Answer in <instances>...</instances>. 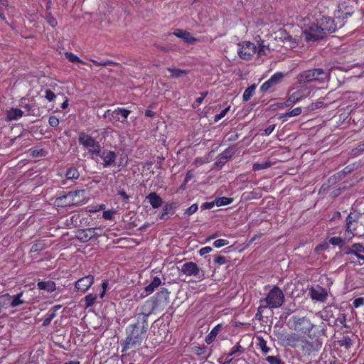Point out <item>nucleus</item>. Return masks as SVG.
<instances>
[{
	"label": "nucleus",
	"mask_w": 364,
	"mask_h": 364,
	"mask_svg": "<svg viewBox=\"0 0 364 364\" xmlns=\"http://www.w3.org/2000/svg\"><path fill=\"white\" fill-rule=\"evenodd\" d=\"M284 301V294L282 289L277 286H274L269 291L267 296L261 300V302H265L266 305H260L258 311H262V309H277L280 307Z\"/></svg>",
	"instance_id": "2"
},
{
	"label": "nucleus",
	"mask_w": 364,
	"mask_h": 364,
	"mask_svg": "<svg viewBox=\"0 0 364 364\" xmlns=\"http://www.w3.org/2000/svg\"><path fill=\"white\" fill-rule=\"evenodd\" d=\"M360 214L358 213H350L346 220L345 238L348 241L350 240L355 235L358 227V220Z\"/></svg>",
	"instance_id": "8"
},
{
	"label": "nucleus",
	"mask_w": 364,
	"mask_h": 364,
	"mask_svg": "<svg viewBox=\"0 0 364 364\" xmlns=\"http://www.w3.org/2000/svg\"><path fill=\"white\" fill-rule=\"evenodd\" d=\"M301 24L302 33L307 42L315 41L322 39L324 36L319 26L313 22H310L309 19H304Z\"/></svg>",
	"instance_id": "4"
},
{
	"label": "nucleus",
	"mask_w": 364,
	"mask_h": 364,
	"mask_svg": "<svg viewBox=\"0 0 364 364\" xmlns=\"http://www.w3.org/2000/svg\"><path fill=\"white\" fill-rule=\"evenodd\" d=\"M56 316L55 311H50L46 314V317L43 321V326H48L50 323L51 321Z\"/></svg>",
	"instance_id": "41"
},
{
	"label": "nucleus",
	"mask_w": 364,
	"mask_h": 364,
	"mask_svg": "<svg viewBox=\"0 0 364 364\" xmlns=\"http://www.w3.org/2000/svg\"><path fill=\"white\" fill-rule=\"evenodd\" d=\"M283 77L284 74L282 73H277L274 74L268 80L262 85L260 90L262 91H267L271 87L278 84L283 79Z\"/></svg>",
	"instance_id": "20"
},
{
	"label": "nucleus",
	"mask_w": 364,
	"mask_h": 364,
	"mask_svg": "<svg viewBox=\"0 0 364 364\" xmlns=\"http://www.w3.org/2000/svg\"><path fill=\"white\" fill-rule=\"evenodd\" d=\"M229 244L228 240L225 239H218L213 242V246L217 248L222 247Z\"/></svg>",
	"instance_id": "44"
},
{
	"label": "nucleus",
	"mask_w": 364,
	"mask_h": 364,
	"mask_svg": "<svg viewBox=\"0 0 364 364\" xmlns=\"http://www.w3.org/2000/svg\"><path fill=\"white\" fill-rule=\"evenodd\" d=\"M91 61L93 64H95V65H98V66H106V65H109V63H110L109 61L98 62L95 60H91Z\"/></svg>",
	"instance_id": "55"
},
{
	"label": "nucleus",
	"mask_w": 364,
	"mask_h": 364,
	"mask_svg": "<svg viewBox=\"0 0 364 364\" xmlns=\"http://www.w3.org/2000/svg\"><path fill=\"white\" fill-rule=\"evenodd\" d=\"M78 140L80 144L83 147L87 149L88 152L92 154H99L100 152V145L94 138L90 135L80 133L78 137Z\"/></svg>",
	"instance_id": "9"
},
{
	"label": "nucleus",
	"mask_w": 364,
	"mask_h": 364,
	"mask_svg": "<svg viewBox=\"0 0 364 364\" xmlns=\"http://www.w3.org/2000/svg\"><path fill=\"white\" fill-rule=\"evenodd\" d=\"M244 352V348L239 344L233 346L230 352L228 354L227 358L231 357L237 353H242Z\"/></svg>",
	"instance_id": "38"
},
{
	"label": "nucleus",
	"mask_w": 364,
	"mask_h": 364,
	"mask_svg": "<svg viewBox=\"0 0 364 364\" xmlns=\"http://www.w3.org/2000/svg\"><path fill=\"white\" fill-rule=\"evenodd\" d=\"M93 282L94 277L92 275H87L76 281L75 287L77 291L84 293L89 289Z\"/></svg>",
	"instance_id": "16"
},
{
	"label": "nucleus",
	"mask_w": 364,
	"mask_h": 364,
	"mask_svg": "<svg viewBox=\"0 0 364 364\" xmlns=\"http://www.w3.org/2000/svg\"><path fill=\"white\" fill-rule=\"evenodd\" d=\"M346 238L341 237H333L329 239V243L332 245L342 247L346 244Z\"/></svg>",
	"instance_id": "35"
},
{
	"label": "nucleus",
	"mask_w": 364,
	"mask_h": 364,
	"mask_svg": "<svg viewBox=\"0 0 364 364\" xmlns=\"http://www.w3.org/2000/svg\"><path fill=\"white\" fill-rule=\"evenodd\" d=\"M161 283V281L160 278L155 277L151 281V282L144 288L146 294H141V297H146L149 294H151L155 290V289L160 286Z\"/></svg>",
	"instance_id": "24"
},
{
	"label": "nucleus",
	"mask_w": 364,
	"mask_h": 364,
	"mask_svg": "<svg viewBox=\"0 0 364 364\" xmlns=\"http://www.w3.org/2000/svg\"><path fill=\"white\" fill-rule=\"evenodd\" d=\"M61 306L60 305H55L53 307V309L51 310H50V311H55V314H56V311L58 310H59L60 309Z\"/></svg>",
	"instance_id": "62"
},
{
	"label": "nucleus",
	"mask_w": 364,
	"mask_h": 364,
	"mask_svg": "<svg viewBox=\"0 0 364 364\" xmlns=\"http://www.w3.org/2000/svg\"><path fill=\"white\" fill-rule=\"evenodd\" d=\"M229 109H230V107H227V108L223 109L219 114H216L215 116V122H218V121L220 120L222 118H223L228 113Z\"/></svg>",
	"instance_id": "51"
},
{
	"label": "nucleus",
	"mask_w": 364,
	"mask_h": 364,
	"mask_svg": "<svg viewBox=\"0 0 364 364\" xmlns=\"http://www.w3.org/2000/svg\"><path fill=\"white\" fill-rule=\"evenodd\" d=\"M119 195L123 197L124 199H127L129 196L127 195V193L124 191H120Z\"/></svg>",
	"instance_id": "64"
},
{
	"label": "nucleus",
	"mask_w": 364,
	"mask_h": 364,
	"mask_svg": "<svg viewBox=\"0 0 364 364\" xmlns=\"http://www.w3.org/2000/svg\"><path fill=\"white\" fill-rule=\"evenodd\" d=\"M353 305L355 308H358L364 305V297H358L353 300Z\"/></svg>",
	"instance_id": "50"
},
{
	"label": "nucleus",
	"mask_w": 364,
	"mask_h": 364,
	"mask_svg": "<svg viewBox=\"0 0 364 364\" xmlns=\"http://www.w3.org/2000/svg\"><path fill=\"white\" fill-rule=\"evenodd\" d=\"M207 94H208V93H207L206 92H201V94H200V95H201V96H200V97H198V98L196 99V102H197L198 103L200 104V103L203 102V99L206 97Z\"/></svg>",
	"instance_id": "57"
},
{
	"label": "nucleus",
	"mask_w": 364,
	"mask_h": 364,
	"mask_svg": "<svg viewBox=\"0 0 364 364\" xmlns=\"http://www.w3.org/2000/svg\"><path fill=\"white\" fill-rule=\"evenodd\" d=\"M255 88H256L255 85H251V86L248 87L244 91V93H243V95H242V98H243L244 101L247 102V101H248L251 98V97L255 93Z\"/></svg>",
	"instance_id": "34"
},
{
	"label": "nucleus",
	"mask_w": 364,
	"mask_h": 364,
	"mask_svg": "<svg viewBox=\"0 0 364 364\" xmlns=\"http://www.w3.org/2000/svg\"><path fill=\"white\" fill-rule=\"evenodd\" d=\"M212 251V247H204L203 248H201L200 250H199V254L200 255L203 256V255H205L209 252H210Z\"/></svg>",
	"instance_id": "53"
},
{
	"label": "nucleus",
	"mask_w": 364,
	"mask_h": 364,
	"mask_svg": "<svg viewBox=\"0 0 364 364\" xmlns=\"http://www.w3.org/2000/svg\"><path fill=\"white\" fill-rule=\"evenodd\" d=\"M98 229L99 228H87L80 230L77 232V237L82 242H87L97 235L96 230Z\"/></svg>",
	"instance_id": "19"
},
{
	"label": "nucleus",
	"mask_w": 364,
	"mask_h": 364,
	"mask_svg": "<svg viewBox=\"0 0 364 364\" xmlns=\"http://www.w3.org/2000/svg\"><path fill=\"white\" fill-rule=\"evenodd\" d=\"M311 90L308 87H303L301 89L293 92L288 97V99L285 102V106L289 107L291 106L303 99L309 96Z\"/></svg>",
	"instance_id": "12"
},
{
	"label": "nucleus",
	"mask_w": 364,
	"mask_h": 364,
	"mask_svg": "<svg viewBox=\"0 0 364 364\" xmlns=\"http://www.w3.org/2000/svg\"><path fill=\"white\" fill-rule=\"evenodd\" d=\"M56 95L49 89L45 90V98L49 102H52L55 100Z\"/></svg>",
	"instance_id": "45"
},
{
	"label": "nucleus",
	"mask_w": 364,
	"mask_h": 364,
	"mask_svg": "<svg viewBox=\"0 0 364 364\" xmlns=\"http://www.w3.org/2000/svg\"><path fill=\"white\" fill-rule=\"evenodd\" d=\"M49 23L51 26L54 27L56 26L57 21L55 18H52L51 19L49 20Z\"/></svg>",
	"instance_id": "61"
},
{
	"label": "nucleus",
	"mask_w": 364,
	"mask_h": 364,
	"mask_svg": "<svg viewBox=\"0 0 364 364\" xmlns=\"http://www.w3.org/2000/svg\"><path fill=\"white\" fill-rule=\"evenodd\" d=\"M179 271L186 276H193L199 279L202 280L204 278V273L200 269V267L193 262H188L178 267Z\"/></svg>",
	"instance_id": "11"
},
{
	"label": "nucleus",
	"mask_w": 364,
	"mask_h": 364,
	"mask_svg": "<svg viewBox=\"0 0 364 364\" xmlns=\"http://www.w3.org/2000/svg\"><path fill=\"white\" fill-rule=\"evenodd\" d=\"M48 124L50 127H56L59 125V119L55 116H50L48 119Z\"/></svg>",
	"instance_id": "48"
},
{
	"label": "nucleus",
	"mask_w": 364,
	"mask_h": 364,
	"mask_svg": "<svg viewBox=\"0 0 364 364\" xmlns=\"http://www.w3.org/2000/svg\"><path fill=\"white\" fill-rule=\"evenodd\" d=\"M175 205L173 203L166 204L163 208L162 213L159 215L161 220H166L169 218L168 215L173 213Z\"/></svg>",
	"instance_id": "29"
},
{
	"label": "nucleus",
	"mask_w": 364,
	"mask_h": 364,
	"mask_svg": "<svg viewBox=\"0 0 364 364\" xmlns=\"http://www.w3.org/2000/svg\"><path fill=\"white\" fill-rule=\"evenodd\" d=\"M127 331V336L122 343V353L140 346L145 338L147 327L145 325L141 326L139 323H135L129 326Z\"/></svg>",
	"instance_id": "1"
},
{
	"label": "nucleus",
	"mask_w": 364,
	"mask_h": 364,
	"mask_svg": "<svg viewBox=\"0 0 364 364\" xmlns=\"http://www.w3.org/2000/svg\"><path fill=\"white\" fill-rule=\"evenodd\" d=\"M130 112H131L129 109H124V108L118 107L117 109H116L114 111H112L111 115H112L113 119L119 121L120 119L118 117V115L120 114L123 117V119H124L121 120V122H124V121L129 117Z\"/></svg>",
	"instance_id": "25"
},
{
	"label": "nucleus",
	"mask_w": 364,
	"mask_h": 364,
	"mask_svg": "<svg viewBox=\"0 0 364 364\" xmlns=\"http://www.w3.org/2000/svg\"><path fill=\"white\" fill-rule=\"evenodd\" d=\"M23 295V291H21L20 293L16 295H11L9 294H4L5 298L6 299L9 308H16L21 305L26 304V301L22 299Z\"/></svg>",
	"instance_id": "17"
},
{
	"label": "nucleus",
	"mask_w": 364,
	"mask_h": 364,
	"mask_svg": "<svg viewBox=\"0 0 364 364\" xmlns=\"http://www.w3.org/2000/svg\"><path fill=\"white\" fill-rule=\"evenodd\" d=\"M274 129L275 124H271L264 129V133L262 134L265 136H269L270 134L273 132Z\"/></svg>",
	"instance_id": "52"
},
{
	"label": "nucleus",
	"mask_w": 364,
	"mask_h": 364,
	"mask_svg": "<svg viewBox=\"0 0 364 364\" xmlns=\"http://www.w3.org/2000/svg\"><path fill=\"white\" fill-rule=\"evenodd\" d=\"M309 296L313 300L324 302L327 299L328 292L324 288L316 285L310 289Z\"/></svg>",
	"instance_id": "13"
},
{
	"label": "nucleus",
	"mask_w": 364,
	"mask_h": 364,
	"mask_svg": "<svg viewBox=\"0 0 364 364\" xmlns=\"http://www.w3.org/2000/svg\"><path fill=\"white\" fill-rule=\"evenodd\" d=\"M168 70L170 72L171 75L174 77H181L187 74L186 70L178 69L176 68H168Z\"/></svg>",
	"instance_id": "31"
},
{
	"label": "nucleus",
	"mask_w": 364,
	"mask_h": 364,
	"mask_svg": "<svg viewBox=\"0 0 364 364\" xmlns=\"http://www.w3.org/2000/svg\"><path fill=\"white\" fill-rule=\"evenodd\" d=\"M280 340L284 346H288L293 348H302L309 346V342L307 341L303 336L296 333H290L282 335Z\"/></svg>",
	"instance_id": "7"
},
{
	"label": "nucleus",
	"mask_w": 364,
	"mask_h": 364,
	"mask_svg": "<svg viewBox=\"0 0 364 364\" xmlns=\"http://www.w3.org/2000/svg\"><path fill=\"white\" fill-rule=\"evenodd\" d=\"M68 100H66L65 102H63L62 103L61 108H63V109H65V108H67V107H68Z\"/></svg>",
	"instance_id": "63"
},
{
	"label": "nucleus",
	"mask_w": 364,
	"mask_h": 364,
	"mask_svg": "<svg viewBox=\"0 0 364 364\" xmlns=\"http://www.w3.org/2000/svg\"><path fill=\"white\" fill-rule=\"evenodd\" d=\"M238 46L239 49L237 50V54L239 57L246 60L251 59L256 53H257V56L259 57L264 52L263 47H261L257 50V46L250 41H245L242 43H239Z\"/></svg>",
	"instance_id": "5"
},
{
	"label": "nucleus",
	"mask_w": 364,
	"mask_h": 364,
	"mask_svg": "<svg viewBox=\"0 0 364 364\" xmlns=\"http://www.w3.org/2000/svg\"><path fill=\"white\" fill-rule=\"evenodd\" d=\"M270 166L271 163L269 161H265L264 163H255L253 164V170L259 171L262 169L269 168Z\"/></svg>",
	"instance_id": "39"
},
{
	"label": "nucleus",
	"mask_w": 364,
	"mask_h": 364,
	"mask_svg": "<svg viewBox=\"0 0 364 364\" xmlns=\"http://www.w3.org/2000/svg\"><path fill=\"white\" fill-rule=\"evenodd\" d=\"M65 57L71 63H82V61L75 54H74V53H73L71 52H66L65 53Z\"/></svg>",
	"instance_id": "40"
},
{
	"label": "nucleus",
	"mask_w": 364,
	"mask_h": 364,
	"mask_svg": "<svg viewBox=\"0 0 364 364\" xmlns=\"http://www.w3.org/2000/svg\"><path fill=\"white\" fill-rule=\"evenodd\" d=\"M295 324L296 330L304 333H309L315 326V325L306 317L298 318L295 321Z\"/></svg>",
	"instance_id": "14"
},
{
	"label": "nucleus",
	"mask_w": 364,
	"mask_h": 364,
	"mask_svg": "<svg viewBox=\"0 0 364 364\" xmlns=\"http://www.w3.org/2000/svg\"><path fill=\"white\" fill-rule=\"evenodd\" d=\"M301 113V107H296L291 110L290 112H286L284 114L282 117V118H288L291 117L299 116Z\"/></svg>",
	"instance_id": "36"
},
{
	"label": "nucleus",
	"mask_w": 364,
	"mask_h": 364,
	"mask_svg": "<svg viewBox=\"0 0 364 364\" xmlns=\"http://www.w3.org/2000/svg\"><path fill=\"white\" fill-rule=\"evenodd\" d=\"M96 155L100 156L103 160L104 167L110 166L115 161L117 158L115 152L110 150H104L103 151H100V154Z\"/></svg>",
	"instance_id": "18"
},
{
	"label": "nucleus",
	"mask_w": 364,
	"mask_h": 364,
	"mask_svg": "<svg viewBox=\"0 0 364 364\" xmlns=\"http://www.w3.org/2000/svg\"><path fill=\"white\" fill-rule=\"evenodd\" d=\"M318 26L323 32V36H325L326 33L335 32L337 29L334 20L330 17H323L321 19Z\"/></svg>",
	"instance_id": "15"
},
{
	"label": "nucleus",
	"mask_w": 364,
	"mask_h": 364,
	"mask_svg": "<svg viewBox=\"0 0 364 364\" xmlns=\"http://www.w3.org/2000/svg\"><path fill=\"white\" fill-rule=\"evenodd\" d=\"M23 115V112L18 108H11L6 112V119L8 121L18 120Z\"/></svg>",
	"instance_id": "23"
},
{
	"label": "nucleus",
	"mask_w": 364,
	"mask_h": 364,
	"mask_svg": "<svg viewBox=\"0 0 364 364\" xmlns=\"http://www.w3.org/2000/svg\"><path fill=\"white\" fill-rule=\"evenodd\" d=\"M85 199V190L70 191L67 194L60 196L56 198L58 205L71 206L82 203Z\"/></svg>",
	"instance_id": "3"
},
{
	"label": "nucleus",
	"mask_w": 364,
	"mask_h": 364,
	"mask_svg": "<svg viewBox=\"0 0 364 364\" xmlns=\"http://www.w3.org/2000/svg\"><path fill=\"white\" fill-rule=\"evenodd\" d=\"M114 213V210H107L103 212L102 217L105 220H112Z\"/></svg>",
	"instance_id": "46"
},
{
	"label": "nucleus",
	"mask_w": 364,
	"mask_h": 364,
	"mask_svg": "<svg viewBox=\"0 0 364 364\" xmlns=\"http://www.w3.org/2000/svg\"><path fill=\"white\" fill-rule=\"evenodd\" d=\"M96 299H97V296L95 295H93L92 294H87L85 297V307L88 308V307L93 306V304L95 302Z\"/></svg>",
	"instance_id": "37"
},
{
	"label": "nucleus",
	"mask_w": 364,
	"mask_h": 364,
	"mask_svg": "<svg viewBox=\"0 0 364 364\" xmlns=\"http://www.w3.org/2000/svg\"><path fill=\"white\" fill-rule=\"evenodd\" d=\"M37 286L40 289L46 290L48 292H53L55 290V284L53 281L39 282Z\"/></svg>",
	"instance_id": "28"
},
{
	"label": "nucleus",
	"mask_w": 364,
	"mask_h": 364,
	"mask_svg": "<svg viewBox=\"0 0 364 364\" xmlns=\"http://www.w3.org/2000/svg\"><path fill=\"white\" fill-rule=\"evenodd\" d=\"M9 308L4 294L0 296V314Z\"/></svg>",
	"instance_id": "42"
},
{
	"label": "nucleus",
	"mask_w": 364,
	"mask_h": 364,
	"mask_svg": "<svg viewBox=\"0 0 364 364\" xmlns=\"http://www.w3.org/2000/svg\"><path fill=\"white\" fill-rule=\"evenodd\" d=\"M155 115V113L149 109L146 110L145 112V116L148 117H154Z\"/></svg>",
	"instance_id": "60"
},
{
	"label": "nucleus",
	"mask_w": 364,
	"mask_h": 364,
	"mask_svg": "<svg viewBox=\"0 0 364 364\" xmlns=\"http://www.w3.org/2000/svg\"><path fill=\"white\" fill-rule=\"evenodd\" d=\"M198 210V205L197 204H193L191 206H190L188 209L185 211V215H187L188 216H190L195 213Z\"/></svg>",
	"instance_id": "47"
},
{
	"label": "nucleus",
	"mask_w": 364,
	"mask_h": 364,
	"mask_svg": "<svg viewBox=\"0 0 364 364\" xmlns=\"http://www.w3.org/2000/svg\"><path fill=\"white\" fill-rule=\"evenodd\" d=\"M146 198L149 200L153 208H158L163 204L162 198L155 192L150 193Z\"/></svg>",
	"instance_id": "21"
},
{
	"label": "nucleus",
	"mask_w": 364,
	"mask_h": 364,
	"mask_svg": "<svg viewBox=\"0 0 364 364\" xmlns=\"http://www.w3.org/2000/svg\"><path fill=\"white\" fill-rule=\"evenodd\" d=\"M65 176L67 179H77L80 176L78 171L75 168H70L67 170Z\"/></svg>",
	"instance_id": "33"
},
{
	"label": "nucleus",
	"mask_w": 364,
	"mask_h": 364,
	"mask_svg": "<svg viewBox=\"0 0 364 364\" xmlns=\"http://www.w3.org/2000/svg\"><path fill=\"white\" fill-rule=\"evenodd\" d=\"M193 173L191 171H188L186 173L184 182L186 183L188 181H189L193 178Z\"/></svg>",
	"instance_id": "59"
},
{
	"label": "nucleus",
	"mask_w": 364,
	"mask_h": 364,
	"mask_svg": "<svg viewBox=\"0 0 364 364\" xmlns=\"http://www.w3.org/2000/svg\"><path fill=\"white\" fill-rule=\"evenodd\" d=\"M228 262V259L225 257L224 256H216L215 258H214V262L215 264H218L219 265H222V264H225L226 262Z\"/></svg>",
	"instance_id": "49"
},
{
	"label": "nucleus",
	"mask_w": 364,
	"mask_h": 364,
	"mask_svg": "<svg viewBox=\"0 0 364 364\" xmlns=\"http://www.w3.org/2000/svg\"><path fill=\"white\" fill-rule=\"evenodd\" d=\"M107 286H108V282L107 281H104L102 284V291L101 292L100 294V297L101 298H103L105 294V292H106V289L107 288Z\"/></svg>",
	"instance_id": "56"
},
{
	"label": "nucleus",
	"mask_w": 364,
	"mask_h": 364,
	"mask_svg": "<svg viewBox=\"0 0 364 364\" xmlns=\"http://www.w3.org/2000/svg\"><path fill=\"white\" fill-rule=\"evenodd\" d=\"M222 328L221 324H218L215 326L208 333V335L205 337V342L208 344H210L215 339L216 336L218 335Z\"/></svg>",
	"instance_id": "27"
},
{
	"label": "nucleus",
	"mask_w": 364,
	"mask_h": 364,
	"mask_svg": "<svg viewBox=\"0 0 364 364\" xmlns=\"http://www.w3.org/2000/svg\"><path fill=\"white\" fill-rule=\"evenodd\" d=\"M265 360L269 364H284V362L276 356H267Z\"/></svg>",
	"instance_id": "43"
},
{
	"label": "nucleus",
	"mask_w": 364,
	"mask_h": 364,
	"mask_svg": "<svg viewBox=\"0 0 364 364\" xmlns=\"http://www.w3.org/2000/svg\"><path fill=\"white\" fill-rule=\"evenodd\" d=\"M151 303L152 309H164L169 303V292L167 289L162 288L153 296L151 301H147L146 304Z\"/></svg>",
	"instance_id": "10"
},
{
	"label": "nucleus",
	"mask_w": 364,
	"mask_h": 364,
	"mask_svg": "<svg viewBox=\"0 0 364 364\" xmlns=\"http://www.w3.org/2000/svg\"><path fill=\"white\" fill-rule=\"evenodd\" d=\"M326 77V73L321 68L308 70L301 73L296 77L299 84H306L314 80H322Z\"/></svg>",
	"instance_id": "6"
},
{
	"label": "nucleus",
	"mask_w": 364,
	"mask_h": 364,
	"mask_svg": "<svg viewBox=\"0 0 364 364\" xmlns=\"http://www.w3.org/2000/svg\"><path fill=\"white\" fill-rule=\"evenodd\" d=\"M214 205H215V200L209 203H204L201 207L203 209H211L214 207Z\"/></svg>",
	"instance_id": "54"
},
{
	"label": "nucleus",
	"mask_w": 364,
	"mask_h": 364,
	"mask_svg": "<svg viewBox=\"0 0 364 364\" xmlns=\"http://www.w3.org/2000/svg\"><path fill=\"white\" fill-rule=\"evenodd\" d=\"M353 252L358 259L364 261V245L360 243L353 244Z\"/></svg>",
	"instance_id": "30"
},
{
	"label": "nucleus",
	"mask_w": 364,
	"mask_h": 364,
	"mask_svg": "<svg viewBox=\"0 0 364 364\" xmlns=\"http://www.w3.org/2000/svg\"><path fill=\"white\" fill-rule=\"evenodd\" d=\"M233 201V199L232 198H228V197H220L215 200V205L218 207L227 205Z\"/></svg>",
	"instance_id": "32"
},
{
	"label": "nucleus",
	"mask_w": 364,
	"mask_h": 364,
	"mask_svg": "<svg viewBox=\"0 0 364 364\" xmlns=\"http://www.w3.org/2000/svg\"><path fill=\"white\" fill-rule=\"evenodd\" d=\"M256 340L257 348L260 349L263 354H267L270 352L271 348L267 346V341L262 336H257Z\"/></svg>",
	"instance_id": "26"
},
{
	"label": "nucleus",
	"mask_w": 364,
	"mask_h": 364,
	"mask_svg": "<svg viewBox=\"0 0 364 364\" xmlns=\"http://www.w3.org/2000/svg\"><path fill=\"white\" fill-rule=\"evenodd\" d=\"M173 34L178 38H182L188 43H193L196 41V38L193 37L190 33L181 29H177Z\"/></svg>",
	"instance_id": "22"
},
{
	"label": "nucleus",
	"mask_w": 364,
	"mask_h": 364,
	"mask_svg": "<svg viewBox=\"0 0 364 364\" xmlns=\"http://www.w3.org/2000/svg\"><path fill=\"white\" fill-rule=\"evenodd\" d=\"M344 253L346 254V255H354L353 245L351 246V247L346 248L344 250Z\"/></svg>",
	"instance_id": "58"
}]
</instances>
